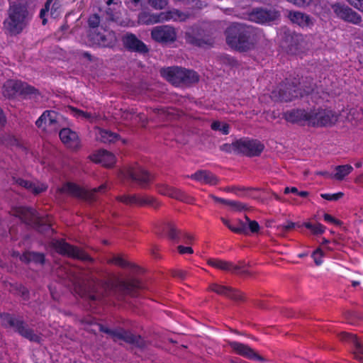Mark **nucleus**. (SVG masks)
<instances>
[{
    "label": "nucleus",
    "mask_w": 363,
    "mask_h": 363,
    "mask_svg": "<svg viewBox=\"0 0 363 363\" xmlns=\"http://www.w3.org/2000/svg\"><path fill=\"white\" fill-rule=\"evenodd\" d=\"M225 35L227 45L240 52L253 50L257 43V29L243 23L231 24L226 28Z\"/></svg>",
    "instance_id": "1"
},
{
    "label": "nucleus",
    "mask_w": 363,
    "mask_h": 363,
    "mask_svg": "<svg viewBox=\"0 0 363 363\" xmlns=\"http://www.w3.org/2000/svg\"><path fill=\"white\" fill-rule=\"evenodd\" d=\"M88 325L96 324L99 327L100 332L108 335L113 342L123 340L125 343L141 350L145 349L147 346V342L141 335L133 333L130 330H125L121 327H116L113 329L106 327L101 323L94 322V320L89 318L83 321Z\"/></svg>",
    "instance_id": "2"
},
{
    "label": "nucleus",
    "mask_w": 363,
    "mask_h": 363,
    "mask_svg": "<svg viewBox=\"0 0 363 363\" xmlns=\"http://www.w3.org/2000/svg\"><path fill=\"white\" fill-rule=\"evenodd\" d=\"M160 72L163 78L177 86H189L199 80V76L195 71L178 66L163 67Z\"/></svg>",
    "instance_id": "3"
},
{
    "label": "nucleus",
    "mask_w": 363,
    "mask_h": 363,
    "mask_svg": "<svg viewBox=\"0 0 363 363\" xmlns=\"http://www.w3.org/2000/svg\"><path fill=\"white\" fill-rule=\"evenodd\" d=\"M299 84L295 82L280 84L278 89L272 92V98L276 101L289 102L308 95L314 91V85H305L301 88L298 86Z\"/></svg>",
    "instance_id": "4"
},
{
    "label": "nucleus",
    "mask_w": 363,
    "mask_h": 363,
    "mask_svg": "<svg viewBox=\"0 0 363 363\" xmlns=\"http://www.w3.org/2000/svg\"><path fill=\"white\" fill-rule=\"evenodd\" d=\"M24 224L35 230L38 233L50 236L55 233L48 216H40L32 207L24 206Z\"/></svg>",
    "instance_id": "5"
},
{
    "label": "nucleus",
    "mask_w": 363,
    "mask_h": 363,
    "mask_svg": "<svg viewBox=\"0 0 363 363\" xmlns=\"http://www.w3.org/2000/svg\"><path fill=\"white\" fill-rule=\"evenodd\" d=\"M186 43L198 48H206L214 44L213 38L199 26L189 27L184 32Z\"/></svg>",
    "instance_id": "6"
},
{
    "label": "nucleus",
    "mask_w": 363,
    "mask_h": 363,
    "mask_svg": "<svg viewBox=\"0 0 363 363\" xmlns=\"http://www.w3.org/2000/svg\"><path fill=\"white\" fill-rule=\"evenodd\" d=\"M106 188L105 184H102L98 188H94L91 191H87L79 186L78 184L73 182H66L57 189V192L60 194H67L68 195L84 199L89 201L96 200L95 194L98 192H104Z\"/></svg>",
    "instance_id": "7"
},
{
    "label": "nucleus",
    "mask_w": 363,
    "mask_h": 363,
    "mask_svg": "<svg viewBox=\"0 0 363 363\" xmlns=\"http://www.w3.org/2000/svg\"><path fill=\"white\" fill-rule=\"evenodd\" d=\"M237 145V154L250 157L259 156L264 149V144L259 140L248 138L238 139Z\"/></svg>",
    "instance_id": "8"
},
{
    "label": "nucleus",
    "mask_w": 363,
    "mask_h": 363,
    "mask_svg": "<svg viewBox=\"0 0 363 363\" xmlns=\"http://www.w3.org/2000/svg\"><path fill=\"white\" fill-rule=\"evenodd\" d=\"M23 9L21 6H11L9 18L5 20L4 28L11 35L21 33L22 30Z\"/></svg>",
    "instance_id": "9"
},
{
    "label": "nucleus",
    "mask_w": 363,
    "mask_h": 363,
    "mask_svg": "<svg viewBox=\"0 0 363 363\" xmlns=\"http://www.w3.org/2000/svg\"><path fill=\"white\" fill-rule=\"evenodd\" d=\"M150 34L154 41L162 45L173 43L177 40V32L174 28L167 25L154 27Z\"/></svg>",
    "instance_id": "10"
},
{
    "label": "nucleus",
    "mask_w": 363,
    "mask_h": 363,
    "mask_svg": "<svg viewBox=\"0 0 363 363\" xmlns=\"http://www.w3.org/2000/svg\"><path fill=\"white\" fill-rule=\"evenodd\" d=\"M124 176L145 188L153 177L141 166L135 164L124 170Z\"/></svg>",
    "instance_id": "11"
},
{
    "label": "nucleus",
    "mask_w": 363,
    "mask_h": 363,
    "mask_svg": "<svg viewBox=\"0 0 363 363\" xmlns=\"http://www.w3.org/2000/svg\"><path fill=\"white\" fill-rule=\"evenodd\" d=\"M312 126H331L337 121V116L331 110L318 109L317 111L311 112Z\"/></svg>",
    "instance_id": "12"
},
{
    "label": "nucleus",
    "mask_w": 363,
    "mask_h": 363,
    "mask_svg": "<svg viewBox=\"0 0 363 363\" xmlns=\"http://www.w3.org/2000/svg\"><path fill=\"white\" fill-rule=\"evenodd\" d=\"M116 288L123 295L137 296L138 291L144 289L141 281L137 278L129 277L127 279H119L117 280Z\"/></svg>",
    "instance_id": "13"
},
{
    "label": "nucleus",
    "mask_w": 363,
    "mask_h": 363,
    "mask_svg": "<svg viewBox=\"0 0 363 363\" xmlns=\"http://www.w3.org/2000/svg\"><path fill=\"white\" fill-rule=\"evenodd\" d=\"M331 7L335 14L345 22L355 25H359L362 22L361 16L347 5L336 3Z\"/></svg>",
    "instance_id": "14"
},
{
    "label": "nucleus",
    "mask_w": 363,
    "mask_h": 363,
    "mask_svg": "<svg viewBox=\"0 0 363 363\" xmlns=\"http://www.w3.org/2000/svg\"><path fill=\"white\" fill-rule=\"evenodd\" d=\"M55 248L58 253L62 255H67L83 261H94L89 255L82 251L78 247H74L65 242L57 241L55 244Z\"/></svg>",
    "instance_id": "15"
},
{
    "label": "nucleus",
    "mask_w": 363,
    "mask_h": 363,
    "mask_svg": "<svg viewBox=\"0 0 363 363\" xmlns=\"http://www.w3.org/2000/svg\"><path fill=\"white\" fill-rule=\"evenodd\" d=\"M250 17L257 23H265L277 20L280 17V13L272 8H255L250 13Z\"/></svg>",
    "instance_id": "16"
},
{
    "label": "nucleus",
    "mask_w": 363,
    "mask_h": 363,
    "mask_svg": "<svg viewBox=\"0 0 363 363\" xmlns=\"http://www.w3.org/2000/svg\"><path fill=\"white\" fill-rule=\"evenodd\" d=\"M173 14L179 18H182V16H185L178 10H175L174 11L161 12L159 14L144 12L140 15L139 19L143 24L150 25L169 20L174 17Z\"/></svg>",
    "instance_id": "17"
},
{
    "label": "nucleus",
    "mask_w": 363,
    "mask_h": 363,
    "mask_svg": "<svg viewBox=\"0 0 363 363\" xmlns=\"http://www.w3.org/2000/svg\"><path fill=\"white\" fill-rule=\"evenodd\" d=\"M123 47L130 52L147 55L150 50L147 46L133 33H127L122 38Z\"/></svg>",
    "instance_id": "18"
},
{
    "label": "nucleus",
    "mask_w": 363,
    "mask_h": 363,
    "mask_svg": "<svg viewBox=\"0 0 363 363\" xmlns=\"http://www.w3.org/2000/svg\"><path fill=\"white\" fill-rule=\"evenodd\" d=\"M286 16L292 23L303 28H311L315 23V19L310 15L298 11H287Z\"/></svg>",
    "instance_id": "19"
},
{
    "label": "nucleus",
    "mask_w": 363,
    "mask_h": 363,
    "mask_svg": "<svg viewBox=\"0 0 363 363\" xmlns=\"http://www.w3.org/2000/svg\"><path fill=\"white\" fill-rule=\"evenodd\" d=\"M209 289L218 294L223 295L235 301H245V294L237 289L229 286H221L217 284H212L209 286Z\"/></svg>",
    "instance_id": "20"
},
{
    "label": "nucleus",
    "mask_w": 363,
    "mask_h": 363,
    "mask_svg": "<svg viewBox=\"0 0 363 363\" xmlns=\"http://www.w3.org/2000/svg\"><path fill=\"white\" fill-rule=\"evenodd\" d=\"M230 347L239 355L246 357L249 359H257L264 362L265 359L257 353L253 349L247 345L240 343L238 342H229Z\"/></svg>",
    "instance_id": "21"
},
{
    "label": "nucleus",
    "mask_w": 363,
    "mask_h": 363,
    "mask_svg": "<svg viewBox=\"0 0 363 363\" xmlns=\"http://www.w3.org/2000/svg\"><path fill=\"white\" fill-rule=\"evenodd\" d=\"M284 118L291 123H301L311 120V112L308 113L304 109H292L284 113Z\"/></svg>",
    "instance_id": "22"
},
{
    "label": "nucleus",
    "mask_w": 363,
    "mask_h": 363,
    "mask_svg": "<svg viewBox=\"0 0 363 363\" xmlns=\"http://www.w3.org/2000/svg\"><path fill=\"white\" fill-rule=\"evenodd\" d=\"M90 159L96 163H101L107 167H112L116 162L115 155L104 149L99 150L96 153L90 156Z\"/></svg>",
    "instance_id": "23"
},
{
    "label": "nucleus",
    "mask_w": 363,
    "mask_h": 363,
    "mask_svg": "<svg viewBox=\"0 0 363 363\" xmlns=\"http://www.w3.org/2000/svg\"><path fill=\"white\" fill-rule=\"evenodd\" d=\"M89 36L91 40L102 47H113L116 41V38L113 33H108L105 35L100 33H96L94 31L90 33Z\"/></svg>",
    "instance_id": "24"
},
{
    "label": "nucleus",
    "mask_w": 363,
    "mask_h": 363,
    "mask_svg": "<svg viewBox=\"0 0 363 363\" xmlns=\"http://www.w3.org/2000/svg\"><path fill=\"white\" fill-rule=\"evenodd\" d=\"M188 177L196 181L210 185H216L219 182L218 178L214 174L205 169L198 170L194 174Z\"/></svg>",
    "instance_id": "25"
},
{
    "label": "nucleus",
    "mask_w": 363,
    "mask_h": 363,
    "mask_svg": "<svg viewBox=\"0 0 363 363\" xmlns=\"http://www.w3.org/2000/svg\"><path fill=\"white\" fill-rule=\"evenodd\" d=\"M40 97L38 89L34 86L24 83V105L33 106L37 103Z\"/></svg>",
    "instance_id": "26"
},
{
    "label": "nucleus",
    "mask_w": 363,
    "mask_h": 363,
    "mask_svg": "<svg viewBox=\"0 0 363 363\" xmlns=\"http://www.w3.org/2000/svg\"><path fill=\"white\" fill-rule=\"evenodd\" d=\"M207 263L211 267L224 271H230L233 273H238L241 268V267H239L238 265H233L231 262L219 259H209L207 261Z\"/></svg>",
    "instance_id": "27"
},
{
    "label": "nucleus",
    "mask_w": 363,
    "mask_h": 363,
    "mask_svg": "<svg viewBox=\"0 0 363 363\" xmlns=\"http://www.w3.org/2000/svg\"><path fill=\"white\" fill-rule=\"evenodd\" d=\"M59 136L62 142L65 144L77 145L79 143L77 133L68 128H62L60 130Z\"/></svg>",
    "instance_id": "28"
},
{
    "label": "nucleus",
    "mask_w": 363,
    "mask_h": 363,
    "mask_svg": "<svg viewBox=\"0 0 363 363\" xmlns=\"http://www.w3.org/2000/svg\"><path fill=\"white\" fill-rule=\"evenodd\" d=\"M128 204H138L139 206L149 205L154 208H157L159 203L155 201L153 197L146 196L140 197L138 195H129Z\"/></svg>",
    "instance_id": "29"
},
{
    "label": "nucleus",
    "mask_w": 363,
    "mask_h": 363,
    "mask_svg": "<svg viewBox=\"0 0 363 363\" xmlns=\"http://www.w3.org/2000/svg\"><path fill=\"white\" fill-rule=\"evenodd\" d=\"M160 193L179 201L186 200V194L182 190L169 186H164L160 190Z\"/></svg>",
    "instance_id": "30"
},
{
    "label": "nucleus",
    "mask_w": 363,
    "mask_h": 363,
    "mask_svg": "<svg viewBox=\"0 0 363 363\" xmlns=\"http://www.w3.org/2000/svg\"><path fill=\"white\" fill-rule=\"evenodd\" d=\"M20 89V84L15 80H8L3 86L2 93L5 97L13 98Z\"/></svg>",
    "instance_id": "31"
},
{
    "label": "nucleus",
    "mask_w": 363,
    "mask_h": 363,
    "mask_svg": "<svg viewBox=\"0 0 363 363\" xmlns=\"http://www.w3.org/2000/svg\"><path fill=\"white\" fill-rule=\"evenodd\" d=\"M97 138L104 143H115L119 140L120 135L116 133L105 129H99Z\"/></svg>",
    "instance_id": "32"
},
{
    "label": "nucleus",
    "mask_w": 363,
    "mask_h": 363,
    "mask_svg": "<svg viewBox=\"0 0 363 363\" xmlns=\"http://www.w3.org/2000/svg\"><path fill=\"white\" fill-rule=\"evenodd\" d=\"M339 336L342 340H348L352 342L357 352L363 354V345L358 340V337L356 335H353L347 332H342L339 334Z\"/></svg>",
    "instance_id": "33"
},
{
    "label": "nucleus",
    "mask_w": 363,
    "mask_h": 363,
    "mask_svg": "<svg viewBox=\"0 0 363 363\" xmlns=\"http://www.w3.org/2000/svg\"><path fill=\"white\" fill-rule=\"evenodd\" d=\"M45 255L43 253L35 252H24V262H33L36 264H43L45 263Z\"/></svg>",
    "instance_id": "34"
},
{
    "label": "nucleus",
    "mask_w": 363,
    "mask_h": 363,
    "mask_svg": "<svg viewBox=\"0 0 363 363\" xmlns=\"http://www.w3.org/2000/svg\"><path fill=\"white\" fill-rule=\"evenodd\" d=\"M24 189L29 190L35 195H38L47 189V186L43 184L24 180Z\"/></svg>",
    "instance_id": "35"
},
{
    "label": "nucleus",
    "mask_w": 363,
    "mask_h": 363,
    "mask_svg": "<svg viewBox=\"0 0 363 363\" xmlns=\"http://www.w3.org/2000/svg\"><path fill=\"white\" fill-rule=\"evenodd\" d=\"M108 262L117 264V265L120 266L122 268L130 267L134 272L135 271L136 272V271L140 270V268L138 265H136L135 264H133V263H130L128 261L125 260L124 259H123L122 257H121L119 256L113 257L111 259H110L108 261Z\"/></svg>",
    "instance_id": "36"
},
{
    "label": "nucleus",
    "mask_w": 363,
    "mask_h": 363,
    "mask_svg": "<svg viewBox=\"0 0 363 363\" xmlns=\"http://www.w3.org/2000/svg\"><path fill=\"white\" fill-rule=\"evenodd\" d=\"M108 262L117 264V265L120 266L122 268L130 267L134 272L135 271L136 272V271L140 270V268L138 265H136L135 264H133V263H130L128 261L125 260L124 259H123L122 257H121L119 256L113 257L111 259H110L108 261Z\"/></svg>",
    "instance_id": "37"
},
{
    "label": "nucleus",
    "mask_w": 363,
    "mask_h": 363,
    "mask_svg": "<svg viewBox=\"0 0 363 363\" xmlns=\"http://www.w3.org/2000/svg\"><path fill=\"white\" fill-rule=\"evenodd\" d=\"M335 170L334 177L341 181L353 170V167L350 164L338 165L335 167Z\"/></svg>",
    "instance_id": "38"
},
{
    "label": "nucleus",
    "mask_w": 363,
    "mask_h": 363,
    "mask_svg": "<svg viewBox=\"0 0 363 363\" xmlns=\"http://www.w3.org/2000/svg\"><path fill=\"white\" fill-rule=\"evenodd\" d=\"M284 42L286 43L289 51L294 52L298 49V43L297 35L285 33Z\"/></svg>",
    "instance_id": "39"
},
{
    "label": "nucleus",
    "mask_w": 363,
    "mask_h": 363,
    "mask_svg": "<svg viewBox=\"0 0 363 363\" xmlns=\"http://www.w3.org/2000/svg\"><path fill=\"white\" fill-rule=\"evenodd\" d=\"M24 338L29 340L30 342L40 343L42 340V337L38 331L30 328H24Z\"/></svg>",
    "instance_id": "40"
},
{
    "label": "nucleus",
    "mask_w": 363,
    "mask_h": 363,
    "mask_svg": "<svg viewBox=\"0 0 363 363\" xmlns=\"http://www.w3.org/2000/svg\"><path fill=\"white\" fill-rule=\"evenodd\" d=\"M164 229L167 230V235L170 240H176L178 239V235L180 232L177 230L174 223L172 222L166 223Z\"/></svg>",
    "instance_id": "41"
},
{
    "label": "nucleus",
    "mask_w": 363,
    "mask_h": 363,
    "mask_svg": "<svg viewBox=\"0 0 363 363\" xmlns=\"http://www.w3.org/2000/svg\"><path fill=\"white\" fill-rule=\"evenodd\" d=\"M67 108H69L72 111V113L74 114V116L76 117H82V118H84L90 121H91L92 119L94 118V117L91 113L85 112L84 111H82L80 109H78V108L71 106H67Z\"/></svg>",
    "instance_id": "42"
},
{
    "label": "nucleus",
    "mask_w": 363,
    "mask_h": 363,
    "mask_svg": "<svg viewBox=\"0 0 363 363\" xmlns=\"http://www.w3.org/2000/svg\"><path fill=\"white\" fill-rule=\"evenodd\" d=\"M213 130L220 131L224 135H228L229 133V125L228 123H222L218 121H213L211 125Z\"/></svg>",
    "instance_id": "43"
},
{
    "label": "nucleus",
    "mask_w": 363,
    "mask_h": 363,
    "mask_svg": "<svg viewBox=\"0 0 363 363\" xmlns=\"http://www.w3.org/2000/svg\"><path fill=\"white\" fill-rule=\"evenodd\" d=\"M302 225L311 230L314 235H321L324 233L325 229V227L320 223L313 225L311 223H303Z\"/></svg>",
    "instance_id": "44"
},
{
    "label": "nucleus",
    "mask_w": 363,
    "mask_h": 363,
    "mask_svg": "<svg viewBox=\"0 0 363 363\" xmlns=\"http://www.w3.org/2000/svg\"><path fill=\"white\" fill-rule=\"evenodd\" d=\"M43 115H45V122H48L50 125H55L58 122L59 114L54 111H45Z\"/></svg>",
    "instance_id": "45"
},
{
    "label": "nucleus",
    "mask_w": 363,
    "mask_h": 363,
    "mask_svg": "<svg viewBox=\"0 0 363 363\" xmlns=\"http://www.w3.org/2000/svg\"><path fill=\"white\" fill-rule=\"evenodd\" d=\"M1 323L6 327L15 328L16 326L17 320L14 317L10 314H3L1 315Z\"/></svg>",
    "instance_id": "46"
},
{
    "label": "nucleus",
    "mask_w": 363,
    "mask_h": 363,
    "mask_svg": "<svg viewBox=\"0 0 363 363\" xmlns=\"http://www.w3.org/2000/svg\"><path fill=\"white\" fill-rule=\"evenodd\" d=\"M218 60L221 64L230 67H234L238 65V61L235 59L226 54L219 55Z\"/></svg>",
    "instance_id": "47"
},
{
    "label": "nucleus",
    "mask_w": 363,
    "mask_h": 363,
    "mask_svg": "<svg viewBox=\"0 0 363 363\" xmlns=\"http://www.w3.org/2000/svg\"><path fill=\"white\" fill-rule=\"evenodd\" d=\"M233 232L238 234H242V235H248V228L247 223H245L244 221L241 220H238V226L234 227L233 229Z\"/></svg>",
    "instance_id": "48"
},
{
    "label": "nucleus",
    "mask_w": 363,
    "mask_h": 363,
    "mask_svg": "<svg viewBox=\"0 0 363 363\" xmlns=\"http://www.w3.org/2000/svg\"><path fill=\"white\" fill-rule=\"evenodd\" d=\"M93 288H94V286H93ZM84 297L91 302H95L101 298L102 294L100 292L96 291L94 289H92L85 293Z\"/></svg>",
    "instance_id": "49"
},
{
    "label": "nucleus",
    "mask_w": 363,
    "mask_h": 363,
    "mask_svg": "<svg viewBox=\"0 0 363 363\" xmlns=\"http://www.w3.org/2000/svg\"><path fill=\"white\" fill-rule=\"evenodd\" d=\"M147 2L156 10L164 9L168 4L167 0H147Z\"/></svg>",
    "instance_id": "50"
},
{
    "label": "nucleus",
    "mask_w": 363,
    "mask_h": 363,
    "mask_svg": "<svg viewBox=\"0 0 363 363\" xmlns=\"http://www.w3.org/2000/svg\"><path fill=\"white\" fill-rule=\"evenodd\" d=\"M88 25L90 28L96 29L100 24V17L97 13L91 15L88 18Z\"/></svg>",
    "instance_id": "51"
},
{
    "label": "nucleus",
    "mask_w": 363,
    "mask_h": 363,
    "mask_svg": "<svg viewBox=\"0 0 363 363\" xmlns=\"http://www.w3.org/2000/svg\"><path fill=\"white\" fill-rule=\"evenodd\" d=\"M237 143H238V140H235L231 144L225 143V144L222 145L221 146H220V150L221 151H223V152H225L228 153L234 152L235 153L237 154V150H236V146L238 145Z\"/></svg>",
    "instance_id": "52"
},
{
    "label": "nucleus",
    "mask_w": 363,
    "mask_h": 363,
    "mask_svg": "<svg viewBox=\"0 0 363 363\" xmlns=\"http://www.w3.org/2000/svg\"><path fill=\"white\" fill-rule=\"evenodd\" d=\"M345 317L350 321V323H353L352 321L354 319L360 320L362 319V315L357 311H348L345 313Z\"/></svg>",
    "instance_id": "53"
},
{
    "label": "nucleus",
    "mask_w": 363,
    "mask_h": 363,
    "mask_svg": "<svg viewBox=\"0 0 363 363\" xmlns=\"http://www.w3.org/2000/svg\"><path fill=\"white\" fill-rule=\"evenodd\" d=\"M296 226L299 228V227L303 226V225H299L297 223H294V222H291V221H289L287 225L278 226L277 228L279 230H280V231L281 233H285V232H287V231H289V230L294 229Z\"/></svg>",
    "instance_id": "54"
},
{
    "label": "nucleus",
    "mask_w": 363,
    "mask_h": 363,
    "mask_svg": "<svg viewBox=\"0 0 363 363\" xmlns=\"http://www.w3.org/2000/svg\"><path fill=\"white\" fill-rule=\"evenodd\" d=\"M324 256V252L320 248L316 249L312 254L314 259V262L316 265H320L322 263L321 257Z\"/></svg>",
    "instance_id": "55"
},
{
    "label": "nucleus",
    "mask_w": 363,
    "mask_h": 363,
    "mask_svg": "<svg viewBox=\"0 0 363 363\" xmlns=\"http://www.w3.org/2000/svg\"><path fill=\"white\" fill-rule=\"evenodd\" d=\"M228 206L233 207L235 211H238L249 209L247 205L239 201H230Z\"/></svg>",
    "instance_id": "56"
},
{
    "label": "nucleus",
    "mask_w": 363,
    "mask_h": 363,
    "mask_svg": "<svg viewBox=\"0 0 363 363\" xmlns=\"http://www.w3.org/2000/svg\"><path fill=\"white\" fill-rule=\"evenodd\" d=\"M343 195H344L343 193L338 192V193L334 194H322L320 195V196L323 199L328 200V201H337L340 199H341L343 196Z\"/></svg>",
    "instance_id": "57"
},
{
    "label": "nucleus",
    "mask_w": 363,
    "mask_h": 363,
    "mask_svg": "<svg viewBox=\"0 0 363 363\" xmlns=\"http://www.w3.org/2000/svg\"><path fill=\"white\" fill-rule=\"evenodd\" d=\"M247 225L248 233H257L260 230L259 225L256 220H252Z\"/></svg>",
    "instance_id": "58"
},
{
    "label": "nucleus",
    "mask_w": 363,
    "mask_h": 363,
    "mask_svg": "<svg viewBox=\"0 0 363 363\" xmlns=\"http://www.w3.org/2000/svg\"><path fill=\"white\" fill-rule=\"evenodd\" d=\"M60 8V5L57 2H54L52 5V7L50 9V15L53 18H57L60 15L59 9Z\"/></svg>",
    "instance_id": "59"
},
{
    "label": "nucleus",
    "mask_w": 363,
    "mask_h": 363,
    "mask_svg": "<svg viewBox=\"0 0 363 363\" xmlns=\"http://www.w3.org/2000/svg\"><path fill=\"white\" fill-rule=\"evenodd\" d=\"M354 8L363 13V0H347Z\"/></svg>",
    "instance_id": "60"
},
{
    "label": "nucleus",
    "mask_w": 363,
    "mask_h": 363,
    "mask_svg": "<svg viewBox=\"0 0 363 363\" xmlns=\"http://www.w3.org/2000/svg\"><path fill=\"white\" fill-rule=\"evenodd\" d=\"M177 250L180 254H184V253L192 254L194 252V250L191 247H184L183 245H179L177 247Z\"/></svg>",
    "instance_id": "61"
},
{
    "label": "nucleus",
    "mask_w": 363,
    "mask_h": 363,
    "mask_svg": "<svg viewBox=\"0 0 363 363\" xmlns=\"http://www.w3.org/2000/svg\"><path fill=\"white\" fill-rule=\"evenodd\" d=\"M210 197L212 198L216 202H218V203H223V204H225V205H229V202L230 201L228 200H225L224 199H221V198H219V197H217L213 194H211L210 195Z\"/></svg>",
    "instance_id": "62"
},
{
    "label": "nucleus",
    "mask_w": 363,
    "mask_h": 363,
    "mask_svg": "<svg viewBox=\"0 0 363 363\" xmlns=\"http://www.w3.org/2000/svg\"><path fill=\"white\" fill-rule=\"evenodd\" d=\"M172 275L174 277H179L183 279L186 276V272L184 271L173 270L172 271Z\"/></svg>",
    "instance_id": "63"
},
{
    "label": "nucleus",
    "mask_w": 363,
    "mask_h": 363,
    "mask_svg": "<svg viewBox=\"0 0 363 363\" xmlns=\"http://www.w3.org/2000/svg\"><path fill=\"white\" fill-rule=\"evenodd\" d=\"M45 123V115H43V113L41 115V116L36 121L35 125L38 128H41L43 125V123Z\"/></svg>",
    "instance_id": "64"
}]
</instances>
